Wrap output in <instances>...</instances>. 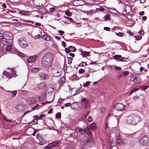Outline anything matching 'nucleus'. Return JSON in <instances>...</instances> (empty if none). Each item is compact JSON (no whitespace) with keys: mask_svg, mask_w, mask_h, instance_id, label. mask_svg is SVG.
<instances>
[{"mask_svg":"<svg viewBox=\"0 0 149 149\" xmlns=\"http://www.w3.org/2000/svg\"><path fill=\"white\" fill-rule=\"evenodd\" d=\"M39 141L40 142L38 143V144L40 145H42L44 143L43 140Z\"/></svg>","mask_w":149,"mask_h":149,"instance_id":"338daca9","label":"nucleus"},{"mask_svg":"<svg viewBox=\"0 0 149 149\" xmlns=\"http://www.w3.org/2000/svg\"><path fill=\"white\" fill-rule=\"evenodd\" d=\"M22 21L23 22H27L28 23H31V24H29L28 25L30 26L35 27L34 26L32 25V24H35L36 26H41L40 24L38 22H33V21L29 20H24V19L22 20Z\"/></svg>","mask_w":149,"mask_h":149,"instance_id":"2eb2a0df","label":"nucleus"},{"mask_svg":"<svg viewBox=\"0 0 149 149\" xmlns=\"http://www.w3.org/2000/svg\"><path fill=\"white\" fill-rule=\"evenodd\" d=\"M54 60L53 55L50 52L45 53L42 59V64L43 66L49 67L52 63Z\"/></svg>","mask_w":149,"mask_h":149,"instance_id":"f257e3e1","label":"nucleus"},{"mask_svg":"<svg viewBox=\"0 0 149 149\" xmlns=\"http://www.w3.org/2000/svg\"><path fill=\"white\" fill-rule=\"evenodd\" d=\"M55 9L54 8L52 7L50 8L49 10L50 12H53L55 11Z\"/></svg>","mask_w":149,"mask_h":149,"instance_id":"680f3d73","label":"nucleus"},{"mask_svg":"<svg viewBox=\"0 0 149 149\" xmlns=\"http://www.w3.org/2000/svg\"><path fill=\"white\" fill-rule=\"evenodd\" d=\"M127 59L126 58H123L121 56V57L120 58L119 61L122 62H126L127 61Z\"/></svg>","mask_w":149,"mask_h":149,"instance_id":"a19ab883","label":"nucleus"},{"mask_svg":"<svg viewBox=\"0 0 149 149\" xmlns=\"http://www.w3.org/2000/svg\"><path fill=\"white\" fill-rule=\"evenodd\" d=\"M45 86V84L43 82H41L38 85V87L39 88H42Z\"/></svg>","mask_w":149,"mask_h":149,"instance_id":"cd10ccee","label":"nucleus"},{"mask_svg":"<svg viewBox=\"0 0 149 149\" xmlns=\"http://www.w3.org/2000/svg\"><path fill=\"white\" fill-rule=\"evenodd\" d=\"M39 78L40 80L47 79L48 78V75L43 72H40L39 74Z\"/></svg>","mask_w":149,"mask_h":149,"instance_id":"dca6fc26","label":"nucleus"},{"mask_svg":"<svg viewBox=\"0 0 149 149\" xmlns=\"http://www.w3.org/2000/svg\"><path fill=\"white\" fill-rule=\"evenodd\" d=\"M87 64L86 62H82L79 65V66L80 67H83L86 66Z\"/></svg>","mask_w":149,"mask_h":149,"instance_id":"4c0bfd02","label":"nucleus"},{"mask_svg":"<svg viewBox=\"0 0 149 149\" xmlns=\"http://www.w3.org/2000/svg\"><path fill=\"white\" fill-rule=\"evenodd\" d=\"M85 70L84 69H81L79 70V72L80 74H83L85 72Z\"/></svg>","mask_w":149,"mask_h":149,"instance_id":"09e8293b","label":"nucleus"},{"mask_svg":"<svg viewBox=\"0 0 149 149\" xmlns=\"http://www.w3.org/2000/svg\"><path fill=\"white\" fill-rule=\"evenodd\" d=\"M104 20L105 21H108L110 19V15L109 14H107L104 17Z\"/></svg>","mask_w":149,"mask_h":149,"instance_id":"c85d7f7f","label":"nucleus"},{"mask_svg":"<svg viewBox=\"0 0 149 149\" xmlns=\"http://www.w3.org/2000/svg\"><path fill=\"white\" fill-rule=\"evenodd\" d=\"M45 117V115L44 114H42L39 117L38 116V120H42Z\"/></svg>","mask_w":149,"mask_h":149,"instance_id":"37998d69","label":"nucleus"},{"mask_svg":"<svg viewBox=\"0 0 149 149\" xmlns=\"http://www.w3.org/2000/svg\"><path fill=\"white\" fill-rule=\"evenodd\" d=\"M69 48L70 51L71 52H75L76 50V49L75 48L72 46H70Z\"/></svg>","mask_w":149,"mask_h":149,"instance_id":"72a5a7b5","label":"nucleus"},{"mask_svg":"<svg viewBox=\"0 0 149 149\" xmlns=\"http://www.w3.org/2000/svg\"><path fill=\"white\" fill-rule=\"evenodd\" d=\"M113 108L117 111H122L125 109L124 106L120 103L115 104L113 106Z\"/></svg>","mask_w":149,"mask_h":149,"instance_id":"0eeeda50","label":"nucleus"},{"mask_svg":"<svg viewBox=\"0 0 149 149\" xmlns=\"http://www.w3.org/2000/svg\"><path fill=\"white\" fill-rule=\"evenodd\" d=\"M75 136V133H70V137L71 138H74V137Z\"/></svg>","mask_w":149,"mask_h":149,"instance_id":"69168bd1","label":"nucleus"},{"mask_svg":"<svg viewBox=\"0 0 149 149\" xmlns=\"http://www.w3.org/2000/svg\"><path fill=\"white\" fill-rule=\"evenodd\" d=\"M39 106V105L38 104H37L36 106H35L32 108V109H34V110H36V109H38L37 107H38Z\"/></svg>","mask_w":149,"mask_h":149,"instance_id":"5fc2aeb1","label":"nucleus"},{"mask_svg":"<svg viewBox=\"0 0 149 149\" xmlns=\"http://www.w3.org/2000/svg\"><path fill=\"white\" fill-rule=\"evenodd\" d=\"M65 80V79L64 77H61L58 80V83L59 84H62L64 83Z\"/></svg>","mask_w":149,"mask_h":149,"instance_id":"a878e982","label":"nucleus"},{"mask_svg":"<svg viewBox=\"0 0 149 149\" xmlns=\"http://www.w3.org/2000/svg\"><path fill=\"white\" fill-rule=\"evenodd\" d=\"M142 120V119L139 116L135 115H132L127 117V122L129 124L135 125L139 122H141Z\"/></svg>","mask_w":149,"mask_h":149,"instance_id":"f03ea898","label":"nucleus"},{"mask_svg":"<svg viewBox=\"0 0 149 149\" xmlns=\"http://www.w3.org/2000/svg\"><path fill=\"white\" fill-rule=\"evenodd\" d=\"M55 89L54 88H49L47 89V92L49 93H51L54 91Z\"/></svg>","mask_w":149,"mask_h":149,"instance_id":"e433bc0d","label":"nucleus"},{"mask_svg":"<svg viewBox=\"0 0 149 149\" xmlns=\"http://www.w3.org/2000/svg\"><path fill=\"white\" fill-rule=\"evenodd\" d=\"M12 40L11 39V41L8 40V41H7V42L6 44H7V47L6 49V50L7 51H10L12 49Z\"/></svg>","mask_w":149,"mask_h":149,"instance_id":"a211bd4d","label":"nucleus"},{"mask_svg":"<svg viewBox=\"0 0 149 149\" xmlns=\"http://www.w3.org/2000/svg\"><path fill=\"white\" fill-rule=\"evenodd\" d=\"M35 99L33 97H29L26 100V102L28 104H31L34 103Z\"/></svg>","mask_w":149,"mask_h":149,"instance_id":"aec40b11","label":"nucleus"},{"mask_svg":"<svg viewBox=\"0 0 149 149\" xmlns=\"http://www.w3.org/2000/svg\"><path fill=\"white\" fill-rule=\"evenodd\" d=\"M45 94L44 93L41 96H40L39 97V98L40 100H42L44 99L45 97Z\"/></svg>","mask_w":149,"mask_h":149,"instance_id":"f704fd0d","label":"nucleus"},{"mask_svg":"<svg viewBox=\"0 0 149 149\" xmlns=\"http://www.w3.org/2000/svg\"><path fill=\"white\" fill-rule=\"evenodd\" d=\"M127 33L129 34L130 35L133 36V33L131 32L130 30H128L127 31Z\"/></svg>","mask_w":149,"mask_h":149,"instance_id":"0e129e2a","label":"nucleus"},{"mask_svg":"<svg viewBox=\"0 0 149 149\" xmlns=\"http://www.w3.org/2000/svg\"><path fill=\"white\" fill-rule=\"evenodd\" d=\"M72 58L71 57L68 58V63H72Z\"/></svg>","mask_w":149,"mask_h":149,"instance_id":"4d7b16f0","label":"nucleus"},{"mask_svg":"<svg viewBox=\"0 0 149 149\" xmlns=\"http://www.w3.org/2000/svg\"><path fill=\"white\" fill-rule=\"evenodd\" d=\"M40 70V69L39 68H34L31 70V71L32 72H38Z\"/></svg>","mask_w":149,"mask_h":149,"instance_id":"c756f323","label":"nucleus"},{"mask_svg":"<svg viewBox=\"0 0 149 149\" xmlns=\"http://www.w3.org/2000/svg\"><path fill=\"white\" fill-rule=\"evenodd\" d=\"M13 35L9 32H0V40H1V42L4 45L6 44L8 40L11 41V39H13Z\"/></svg>","mask_w":149,"mask_h":149,"instance_id":"7ed1b4c3","label":"nucleus"},{"mask_svg":"<svg viewBox=\"0 0 149 149\" xmlns=\"http://www.w3.org/2000/svg\"><path fill=\"white\" fill-rule=\"evenodd\" d=\"M53 70V74L54 76L55 77H59L62 74V70L61 68L59 65L57 66V67L55 68Z\"/></svg>","mask_w":149,"mask_h":149,"instance_id":"39448f33","label":"nucleus"},{"mask_svg":"<svg viewBox=\"0 0 149 149\" xmlns=\"http://www.w3.org/2000/svg\"><path fill=\"white\" fill-rule=\"evenodd\" d=\"M122 73L123 74V75L125 76H127L129 74V72L127 71H125Z\"/></svg>","mask_w":149,"mask_h":149,"instance_id":"8fccbe9b","label":"nucleus"},{"mask_svg":"<svg viewBox=\"0 0 149 149\" xmlns=\"http://www.w3.org/2000/svg\"><path fill=\"white\" fill-rule=\"evenodd\" d=\"M3 117V119L4 120L6 121V122H12V121L11 120H8L7 119L5 116H4L3 115H2Z\"/></svg>","mask_w":149,"mask_h":149,"instance_id":"49530a36","label":"nucleus"},{"mask_svg":"<svg viewBox=\"0 0 149 149\" xmlns=\"http://www.w3.org/2000/svg\"><path fill=\"white\" fill-rule=\"evenodd\" d=\"M107 143L108 147L111 148L116 145V141L115 139L110 137L107 139Z\"/></svg>","mask_w":149,"mask_h":149,"instance_id":"423d86ee","label":"nucleus"},{"mask_svg":"<svg viewBox=\"0 0 149 149\" xmlns=\"http://www.w3.org/2000/svg\"><path fill=\"white\" fill-rule=\"evenodd\" d=\"M33 117L35 119L33 120L31 122L32 124L33 125L36 124L37 123V120H38V116L37 115H35L33 116Z\"/></svg>","mask_w":149,"mask_h":149,"instance_id":"393cba45","label":"nucleus"},{"mask_svg":"<svg viewBox=\"0 0 149 149\" xmlns=\"http://www.w3.org/2000/svg\"><path fill=\"white\" fill-rule=\"evenodd\" d=\"M131 8L129 5H126L124 8V11L126 14L129 13L131 11Z\"/></svg>","mask_w":149,"mask_h":149,"instance_id":"5701e85b","label":"nucleus"},{"mask_svg":"<svg viewBox=\"0 0 149 149\" xmlns=\"http://www.w3.org/2000/svg\"><path fill=\"white\" fill-rule=\"evenodd\" d=\"M76 131L78 132H79L81 134H83L85 132L89 136L92 135V133L90 130V128L88 127H86L85 129H83L81 128H77L75 129Z\"/></svg>","mask_w":149,"mask_h":149,"instance_id":"20e7f679","label":"nucleus"},{"mask_svg":"<svg viewBox=\"0 0 149 149\" xmlns=\"http://www.w3.org/2000/svg\"><path fill=\"white\" fill-rule=\"evenodd\" d=\"M116 35L119 36H122L123 33L121 32H119L118 33H116Z\"/></svg>","mask_w":149,"mask_h":149,"instance_id":"3c124183","label":"nucleus"},{"mask_svg":"<svg viewBox=\"0 0 149 149\" xmlns=\"http://www.w3.org/2000/svg\"><path fill=\"white\" fill-rule=\"evenodd\" d=\"M19 45L21 47L25 48L28 46V44L23 39L18 40Z\"/></svg>","mask_w":149,"mask_h":149,"instance_id":"9b49d317","label":"nucleus"},{"mask_svg":"<svg viewBox=\"0 0 149 149\" xmlns=\"http://www.w3.org/2000/svg\"><path fill=\"white\" fill-rule=\"evenodd\" d=\"M96 125L95 123H93L91 125L90 128L93 131L95 130L96 128Z\"/></svg>","mask_w":149,"mask_h":149,"instance_id":"7c9ffc66","label":"nucleus"},{"mask_svg":"<svg viewBox=\"0 0 149 149\" xmlns=\"http://www.w3.org/2000/svg\"><path fill=\"white\" fill-rule=\"evenodd\" d=\"M6 75L7 77L10 78L13 76H16V74L15 71L12 69L10 72H8L6 73Z\"/></svg>","mask_w":149,"mask_h":149,"instance_id":"4468645a","label":"nucleus"},{"mask_svg":"<svg viewBox=\"0 0 149 149\" xmlns=\"http://www.w3.org/2000/svg\"><path fill=\"white\" fill-rule=\"evenodd\" d=\"M131 80L135 83H139L140 82V79L139 78L136 77L134 74H132L131 77Z\"/></svg>","mask_w":149,"mask_h":149,"instance_id":"6ab92c4d","label":"nucleus"},{"mask_svg":"<svg viewBox=\"0 0 149 149\" xmlns=\"http://www.w3.org/2000/svg\"><path fill=\"white\" fill-rule=\"evenodd\" d=\"M61 113L58 112L56 115V117L57 118L59 119L61 118Z\"/></svg>","mask_w":149,"mask_h":149,"instance_id":"ea45409f","label":"nucleus"},{"mask_svg":"<svg viewBox=\"0 0 149 149\" xmlns=\"http://www.w3.org/2000/svg\"><path fill=\"white\" fill-rule=\"evenodd\" d=\"M89 114V112H87L86 114H84V115L83 117L84 119H85L87 117V115Z\"/></svg>","mask_w":149,"mask_h":149,"instance_id":"774afa93","label":"nucleus"},{"mask_svg":"<svg viewBox=\"0 0 149 149\" xmlns=\"http://www.w3.org/2000/svg\"><path fill=\"white\" fill-rule=\"evenodd\" d=\"M140 142L143 146L147 145L149 143V136L147 135L144 136L141 139Z\"/></svg>","mask_w":149,"mask_h":149,"instance_id":"6e6552de","label":"nucleus"},{"mask_svg":"<svg viewBox=\"0 0 149 149\" xmlns=\"http://www.w3.org/2000/svg\"><path fill=\"white\" fill-rule=\"evenodd\" d=\"M81 101L82 107H84L85 108L89 107V101L88 98L83 97L81 99Z\"/></svg>","mask_w":149,"mask_h":149,"instance_id":"1a4fd4ad","label":"nucleus"},{"mask_svg":"<svg viewBox=\"0 0 149 149\" xmlns=\"http://www.w3.org/2000/svg\"><path fill=\"white\" fill-rule=\"evenodd\" d=\"M58 144V142L57 141H55L48 144L45 147V148L48 149L52 147L57 146Z\"/></svg>","mask_w":149,"mask_h":149,"instance_id":"f8f14e48","label":"nucleus"},{"mask_svg":"<svg viewBox=\"0 0 149 149\" xmlns=\"http://www.w3.org/2000/svg\"><path fill=\"white\" fill-rule=\"evenodd\" d=\"M121 57V56L120 55H116L114 56V58L117 61H119L120 58Z\"/></svg>","mask_w":149,"mask_h":149,"instance_id":"473e14b6","label":"nucleus"},{"mask_svg":"<svg viewBox=\"0 0 149 149\" xmlns=\"http://www.w3.org/2000/svg\"><path fill=\"white\" fill-rule=\"evenodd\" d=\"M70 49L69 48H65V51L68 54L70 52Z\"/></svg>","mask_w":149,"mask_h":149,"instance_id":"603ef678","label":"nucleus"},{"mask_svg":"<svg viewBox=\"0 0 149 149\" xmlns=\"http://www.w3.org/2000/svg\"><path fill=\"white\" fill-rule=\"evenodd\" d=\"M15 108L18 111L24 110L25 109V106L22 104H19L17 105Z\"/></svg>","mask_w":149,"mask_h":149,"instance_id":"4be33fe9","label":"nucleus"},{"mask_svg":"<svg viewBox=\"0 0 149 149\" xmlns=\"http://www.w3.org/2000/svg\"><path fill=\"white\" fill-rule=\"evenodd\" d=\"M10 92L12 94V97H13L15 96L17 92L16 91H10Z\"/></svg>","mask_w":149,"mask_h":149,"instance_id":"58836bf2","label":"nucleus"},{"mask_svg":"<svg viewBox=\"0 0 149 149\" xmlns=\"http://www.w3.org/2000/svg\"><path fill=\"white\" fill-rule=\"evenodd\" d=\"M42 38L44 40L47 41H49L51 40V38L50 36L46 34H45L42 37Z\"/></svg>","mask_w":149,"mask_h":149,"instance_id":"b1692460","label":"nucleus"},{"mask_svg":"<svg viewBox=\"0 0 149 149\" xmlns=\"http://www.w3.org/2000/svg\"><path fill=\"white\" fill-rule=\"evenodd\" d=\"M73 3V5L77 6L84 5L85 4V2L83 0H74Z\"/></svg>","mask_w":149,"mask_h":149,"instance_id":"9d476101","label":"nucleus"},{"mask_svg":"<svg viewBox=\"0 0 149 149\" xmlns=\"http://www.w3.org/2000/svg\"><path fill=\"white\" fill-rule=\"evenodd\" d=\"M15 52L17 53V54H18L19 55L22 57H24L25 56V54L22 53V52H19L18 50L16 49H15L14 50Z\"/></svg>","mask_w":149,"mask_h":149,"instance_id":"bb28decb","label":"nucleus"},{"mask_svg":"<svg viewBox=\"0 0 149 149\" xmlns=\"http://www.w3.org/2000/svg\"><path fill=\"white\" fill-rule=\"evenodd\" d=\"M36 138L39 141L43 140L42 139V138L41 137V136L39 134H38L36 135Z\"/></svg>","mask_w":149,"mask_h":149,"instance_id":"c03bdc74","label":"nucleus"},{"mask_svg":"<svg viewBox=\"0 0 149 149\" xmlns=\"http://www.w3.org/2000/svg\"><path fill=\"white\" fill-rule=\"evenodd\" d=\"M106 110V109L104 107H102L100 108V111H101V112L102 113L104 112Z\"/></svg>","mask_w":149,"mask_h":149,"instance_id":"bf43d9fd","label":"nucleus"},{"mask_svg":"<svg viewBox=\"0 0 149 149\" xmlns=\"http://www.w3.org/2000/svg\"><path fill=\"white\" fill-rule=\"evenodd\" d=\"M90 84V82L89 81H87L84 84L83 86L86 87H87Z\"/></svg>","mask_w":149,"mask_h":149,"instance_id":"79ce46f5","label":"nucleus"},{"mask_svg":"<svg viewBox=\"0 0 149 149\" xmlns=\"http://www.w3.org/2000/svg\"><path fill=\"white\" fill-rule=\"evenodd\" d=\"M58 32L61 35H63L64 33V32L62 30L58 31Z\"/></svg>","mask_w":149,"mask_h":149,"instance_id":"052dcab7","label":"nucleus"},{"mask_svg":"<svg viewBox=\"0 0 149 149\" xmlns=\"http://www.w3.org/2000/svg\"><path fill=\"white\" fill-rule=\"evenodd\" d=\"M89 53L86 51H84L82 54V56L83 57H85L86 56H89Z\"/></svg>","mask_w":149,"mask_h":149,"instance_id":"2f4dec72","label":"nucleus"},{"mask_svg":"<svg viewBox=\"0 0 149 149\" xmlns=\"http://www.w3.org/2000/svg\"><path fill=\"white\" fill-rule=\"evenodd\" d=\"M18 13L20 15L24 16H29L30 15L29 12L27 10L18 9Z\"/></svg>","mask_w":149,"mask_h":149,"instance_id":"ddd939ff","label":"nucleus"},{"mask_svg":"<svg viewBox=\"0 0 149 149\" xmlns=\"http://www.w3.org/2000/svg\"><path fill=\"white\" fill-rule=\"evenodd\" d=\"M37 57L36 55L31 56L27 58V61L28 63H32L35 61Z\"/></svg>","mask_w":149,"mask_h":149,"instance_id":"f3484780","label":"nucleus"},{"mask_svg":"<svg viewBox=\"0 0 149 149\" xmlns=\"http://www.w3.org/2000/svg\"><path fill=\"white\" fill-rule=\"evenodd\" d=\"M104 30L107 31H110V29L109 27H104Z\"/></svg>","mask_w":149,"mask_h":149,"instance_id":"e2e57ef3","label":"nucleus"},{"mask_svg":"<svg viewBox=\"0 0 149 149\" xmlns=\"http://www.w3.org/2000/svg\"><path fill=\"white\" fill-rule=\"evenodd\" d=\"M135 38L136 40H140L141 38L142 37L140 36H136Z\"/></svg>","mask_w":149,"mask_h":149,"instance_id":"de8ad7c7","label":"nucleus"},{"mask_svg":"<svg viewBox=\"0 0 149 149\" xmlns=\"http://www.w3.org/2000/svg\"><path fill=\"white\" fill-rule=\"evenodd\" d=\"M65 13L66 15L68 17H71L72 14L71 12L69 10H67L65 12Z\"/></svg>","mask_w":149,"mask_h":149,"instance_id":"c9c22d12","label":"nucleus"},{"mask_svg":"<svg viewBox=\"0 0 149 149\" xmlns=\"http://www.w3.org/2000/svg\"><path fill=\"white\" fill-rule=\"evenodd\" d=\"M94 12L92 10H90L86 11V13L87 14H92Z\"/></svg>","mask_w":149,"mask_h":149,"instance_id":"a18cd8bd","label":"nucleus"},{"mask_svg":"<svg viewBox=\"0 0 149 149\" xmlns=\"http://www.w3.org/2000/svg\"><path fill=\"white\" fill-rule=\"evenodd\" d=\"M139 90V88L137 89H134L132 90L130 93V94H132L133 93L136 91H138Z\"/></svg>","mask_w":149,"mask_h":149,"instance_id":"6e6d98bb","label":"nucleus"},{"mask_svg":"<svg viewBox=\"0 0 149 149\" xmlns=\"http://www.w3.org/2000/svg\"><path fill=\"white\" fill-rule=\"evenodd\" d=\"M116 140L117 142L120 145H123L125 144V142L121 139L119 135L117 136Z\"/></svg>","mask_w":149,"mask_h":149,"instance_id":"412c9836","label":"nucleus"},{"mask_svg":"<svg viewBox=\"0 0 149 149\" xmlns=\"http://www.w3.org/2000/svg\"><path fill=\"white\" fill-rule=\"evenodd\" d=\"M148 87V86H142L141 88L145 90H146Z\"/></svg>","mask_w":149,"mask_h":149,"instance_id":"13d9d810","label":"nucleus"},{"mask_svg":"<svg viewBox=\"0 0 149 149\" xmlns=\"http://www.w3.org/2000/svg\"><path fill=\"white\" fill-rule=\"evenodd\" d=\"M139 33L141 35H143L144 34V31L143 29L139 31Z\"/></svg>","mask_w":149,"mask_h":149,"instance_id":"864d4df0","label":"nucleus"}]
</instances>
